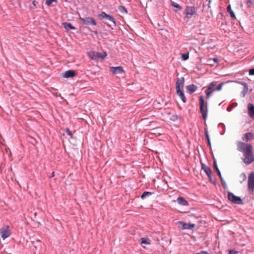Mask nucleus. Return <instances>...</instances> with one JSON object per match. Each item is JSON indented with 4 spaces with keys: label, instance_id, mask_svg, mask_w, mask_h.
<instances>
[{
    "label": "nucleus",
    "instance_id": "nucleus-24",
    "mask_svg": "<svg viewBox=\"0 0 254 254\" xmlns=\"http://www.w3.org/2000/svg\"><path fill=\"white\" fill-rule=\"evenodd\" d=\"M213 167H214V171H215L218 175L219 176V177H221V172L218 167V166L217 165V163H216V161L215 160H214V162H213Z\"/></svg>",
    "mask_w": 254,
    "mask_h": 254
},
{
    "label": "nucleus",
    "instance_id": "nucleus-21",
    "mask_svg": "<svg viewBox=\"0 0 254 254\" xmlns=\"http://www.w3.org/2000/svg\"><path fill=\"white\" fill-rule=\"evenodd\" d=\"M63 26L64 28L66 29L67 30L69 29H75V27L72 25L71 23H67V22H64L63 23Z\"/></svg>",
    "mask_w": 254,
    "mask_h": 254
},
{
    "label": "nucleus",
    "instance_id": "nucleus-22",
    "mask_svg": "<svg viewBox=\"0 0 254 254\" xmlns=\"http://www.w3.org/2000/svg\"><path fill=\"white\" fill-rule=\"evenodd\" d=\"M204 133H205V138L207 140V145L209 147H211V142H210V138L209 136L208 132L207 129L206 128H205V129H204Z\"/></svg>",
    "mask_w": 254,
    "mask_h": 254
},
{
    "label": "nucleus",
    "instance_id": "nucleus-6",
    "mask_svg": "<svg viewBox=\"0 0 254 254\" xmlns=\"http://www.w3.org/2000/svg\"><path fill=\"white\" fill-rule=\"evenodd\" d=\"M228 199L235 204H242L243 203V200L240 197L235 195L231 192H229L228 193Z\"/></svg>",
    "mask_w": 254,
    "mask_h": 254
},
{
    "label": "nucleus",
    "instance_id": "nucleus-29",
    "mask_svg": "<svg viewBox=\"0 0 254 254\" xmlns=\"http://www.w3.org/2000/svg\"><path fill=\"white\" fill-rule=\"evenodd\" d=\"M172 5L177 8L178 10H181L182 9L181 6L176 2H172Z\"/></svg>",
    "mask_w": 254,
    "mask_h": 254
},
{
    "label": "nucleus",
    "instance_id": "nucleus-34",
    "mask_svg": "<svg viewBox=\"0 0 254 254\" xmlns=\"http://www.w3.org/2000/svg\"><path fill=\"white\" fill-rule=\"evenodd\" d=\"M65 132L67 135L72 137V133L68 128H66Z\"/></svg>",
    "mask_w": 254,
    "mask_h": 254
},
{
    "label": "nucleus",
    "instance_id": "nucleus-44",
    "mask_svg": "<svg viewBox=\"0 0 254 254\" xmlns=\"http://www.w3.org/2000/svg\"><path fill=\"white\" fill-rule=\"evenodd\" d=\"M93 32H94L95 34H97V31H93Z\"/></svg>",
    "mask_w": 254,
    "mask_h": 254
},
{
    "label": "nucleus",
    "instance_id": "nucleus-8",
    "mask_svg": "<svg viewBox=\"0 0 254 254\" xmlns=\"http://www.w3.org/2000/svg\"><path fill=\"white\" fill-rule=\"evenodd\" d=\"M0 234L3 240L8 237L11 234L10 230L8 226H5L0 229Z\"/></svg>",
    "mask_w": 254,
    "mask_h": 254
},
{
    "label": "nucleus",
    "instance_id": "nucleus-33",
    "mask_svg": "<svg viewBox=\"0 0 254 254\" xmlns=\"http://www.w3.org/2000/svg\"><path fill=\"white\" fill-rule=\"evenodd\" d=\"M228 254H237L238 252L235 250H228Z\"/></svg>",
    "mask_w": 254,
    "mask_h": 254
},
{
    "label": "nucleus",
    "instance_id": "nucleus-26",
    "mask_svg": "<svg viewBox=\"0 0 254 254\" xmlns=\"http://www.w3.org/2000/svg\"><path fill=\"white\" fill-rule=\"evenodd\" d=\"M118 9L122 13L127 14V9L125 6L120 5L118 7Z\"/></svg>",
    "mask_w": 254,
    "mask_h": 254
},
{
    "label": "nucleus",
    "instance_id": "nucleus-30",
    "mask_svg": "<svg viewBox=\"0 0 254 254\" xmlns=\"http://www.w3.org/2000/svg\"><path fill=\"white\" fill-rule=\"evenodd\" d=\"M53 2H57V0H46L45 3L48 5L50 6Z\"/></svg>",
    "mask_w": 254,
    "mask_h": 254
},
{
    "label": "nucleus",
    "instance_id": "nucleus-25",
    "mask_svg": "<svg viewBox=\"0 0 254 254\" xmlns=\"http://www.w3.org/2000/svg\"><path fill=\"white\" fill-rule=\"evenodd\" d=\"M153 192H149V191H144L142 193L141 195V198L142 199H144L146 197H148L152 195Z\"/></svg>",
    "mask_w": 254,
    "mask_h": 254
},
{
    "label": "nucleus",
    "instance_id": "nucleus-13",
    "mask_svg": "<svg viewBox=\"0 0 254 254\" xmlns=\"http://www.w3.org/2000/svg\"><path fill=\"white\" fill-rule=\"evenodd\" d=\"M187 92L190 94L194 93L198 88L197 86L193 84L187 85L186 87Z\"/></svg>",
    "mask_w": 254,
    "mask_h": 254
},
{
    "label": "nucleus",
    "instance_id": "nucleus-42",
    "mask_svg": "<svg viewBox=\"0 0 254 254\" xmlns=\"http://www.w3.org/2000/svg\"><path fill=\"white\" fill-rule=\"evenodd\" d=\"M55 176V173L54 172H53L52 173H51V175L49 176V178H53Z\"/></svg>",
    "mask_w": 254,
    "mask_h": 254
},
{
    "label": "nucleus",
    "instance_id": "nucleus-9",
    "mask_svg": "<svg viewBox=\"0 0 254 254\" xmlns=\"http://www.w3.org/2000/svg\"><path fill=\"white\" fill-rule=\"evenodd\" d=\"M80 21H82V23L86 25H96V22L93 17H80Z\"/></svg>",
    "mask_w": 254,
    "mask_h": 254
},
{
    "label": "nucleus",
    "instance_id": "nucleus-12",
    "mask_svg": "<svg viewBox=\"0 0 254 254\" xmlns=\"http://www.w3.org/2000/svg\"><path fill=\"white\" fill-rule=\"evenodd\" d=\"M107 56V54L106 52L103 53H99V52H93L92 56V59L93 60L97 59L100 58L101 59H104Z\"/></svg>",
    "mask_w": 254,
    "mask_h": 254
},
{
    "label": "nucleus",
    "instance_id": "nucleus-41",
    "mask_svg": "<svg viewBox=\"0 0 254 254\" xmlns=\"http://www.w3.org/2000/svg\"><path fill=\"white\" fill-rule=\"evenodd\" d=\"M254 2V0H248L247 1V3L252 4Z\"/></svg>",
    "mask_w": 254,
    "mask_h": 254
},
{
    "label": "nucleus",
    "instance_id": "nucleus-23",
    "mask_svg": "<svg viewBox=\"0 0 254 254\" xmlns=\"http://www.w3.org/2000/svg\"><path fill=\"white\" fill-rule=\"evenodd\" d=\"M227 11H228V12H229L230 13L231 18L234 19H236L235 14L234 12H233V11L232 10L230 5H229L227 6Z\"/></svg>",
    "mask_w": 254,
    "mask_h": 254
},
{
    "label": "nucleus",
    "instance_id": "nucleus-37",
    "mask_svg": "<svg viewBox=\"0 0 254 254\" xmlns=\"http://www.w3.org/2000/svg\"><path fill=\"white\" fill-rule=\"evenodd\" d=\"M208 64L211 65H213V62L212 61V59H209L208 60Z\"/></svg>",
    "mask_w": 254,
    "mask_h": 254
},
{
    "label": "nucleus",
    "instance_id": "nucleus-1",
    "mask_svg": "<svg viewBox=\"0 0 254 254\" xmlns=\"http://www.w3.org/2000/svg\"><path fill=\"white\" fill-rule=\"evenodd\" d=\"M237 150L243 153L242 160L247 165L254 162L253 146L251 144L239 141L237 142Z\"/></svg>",
    "mask_w": 254,
    "mask_h": 254
},
{
    "label": "nucleus",
    "instance_id": "nucleus-11",
    "mask_svg": "<svg viewBox=\"0 0 254 254\" xmlns=\"http://www.w3.org/2000/svg\"><path fill=\"white\" fill-rule=\"evenodd\" d=\"M178 223L180 225V226L179 227V228L182 230H184V229L192 230L194 228V227L195 226V224H194L186 223L183 221H179Z\"/></svg>",
    "mask_w": 254,
    "mask_h": 254
},
{
    "label": "nucleus",
    "instance_id": "nucleus-27",
    "mask_svg": "<svg viewBox=\"0 0 254 254\" xmlns=\"http://www.w3.org/2000/svg\"><path fill=\"white\" fill-rule=\"evenodd\" d=\"M141 243L145 245H149L150 244V240L149 238H141Z\"/></svg>",
    "mask_w": 254,
    "mask_h": 254
},
{
    "label": "nucleus",
    "instance_id": "nucleus-5",
    "mask_svg": "<svg viewBox=\"0 0 254 254\" xmlns=\"http://www.w3.org/2000/svg\"><path fill=\"white\" fill-rule=\"evenodd\" d=\"M248 190L250 193L254 192V172L249 174L248 180Z\"/></svg>",
    "mask_w": 254,
    "mask_h": 254
},
{
    "label": "nucleus",
    "instance_id": "nucleus-31",
    "mask_svg": "<svg viewBox=\"0 0 254 254\" xmlns=\"http://www.w3.org/2000/svg\"><path fill=\"white\" fill-rule=\"evenodd\" d=\"M224 82H221V83H220L217 87L216 88H215L216 90H217V91H220L221 90L222 88V86L223 85H224Z\"/></svg>",
    "mask_w": 254,
    "mask_h": 254
},
{
    "label": "nucleus",
    "instance_id": "nucleus-19",
    "mask_svg": "<svg viewBox=\"0 0 254 254\" xmlns=\"http://www.w3.org/2000/svg\"><path fill=\"white\" fill-rule=\"evenodd\" d=\"M239 83H240L241 85L244 86L243 91L241 92V95H242V97H244L248 91V90H249L248 85H247V83L244 82H239Z\"/></svg>",
    "mask_w": 254,
    "mask_h": 254
},
{
    "label": "nucleus",
    "instance_id": "nucleus-32",
    "mask_svg": "<svg viewBox=\"0 0 254 254\" xmlns=\"http://www.w3.org/2000/svg\"><path fill=\"white\" fill-rule=\"evenodd\" d=\"M241 176L242 177V181L241 182V183H242L243 182H244L247 179V176L245 173H242L241 175Z\"/></svg>",
    "mask_w": 254,
    "mask_h": 254
},
{
    "label": "nucleus",
    "instance_id": "nucleus-18",
    "mask_svg": "<svg viewBox=\"0 0 254 254\" xmlns=\"http://www.w3.org/2000/svg\"><path fill=\"white\" fill-rule=\"evenodd\" d=\"M254 139V135L252 132H248L244 134L242 139L243 141H249Z\"/></svg>",
    "mask_w": 254,
    "mask_h": 254
},
{
    "label": "nucleus",
    "instance_id": "nucleus-40",
    "mask_svg": "<svg viewBox=\"0 0 254 254\" xmlns=\"http://www.w3.org/2000/svg\"><path fill=\"white\" fill-rule=\"evenodd\" d=\"M209 181L211 183H212L213 184H215V182L214 181H212V176H211V178H209Z\"/></svg>",
    "mask_w": 254,
    "mask_h": 254
},
{
    "label": "nucleus",
    "instance_id": "nucleus-36",
    "mask_svg": "<svg viewBox=\"0 0 254 254\" xmlns=\"http://www.w3.org/2000/svg\"><path fill=\"white\" fill-rule=\"evenodd\" d=\"M220 180H221V182L222 183V184L223 185H225L226 183H225V182L224 181V179H223L222 177V175H221V177H219Z\"/></svg>",
    "mask_w": 254,
    "mask_h": 254
},
{
    "label": "nucleus",
    "instance_id": "nucleus-7",
    "mask_svg": "<svg viewBox=\"0 0 254 254\" xmlns=\"http://www.w3.org/2000/svg\"><path fill=\"white\" fill-rule=\"evenodd\" d=\"M196 13V8L194 6H187L184 11L186 17L188 18H190L193 15Z\"/></svg>",
    "mask_w": 254,
    "mask_h": 254
},
{
    "label": "nucleus",
    "instance_id": "nucleus-3",
    "mask_svg": "<svg viewBox=\"0 0 254 254\" xmlns=\"http://www.w3.org/2000/svg\"><path fill=\"white\" fill-rule=\"evenodd\" d=\"M199 105L200 112L202 114V117L203 120H205L207 116V107L206 103V107H204V99L202 95L199 97Z\"/></svg>",
    "mask_w": 254,
    "mask_h": 254
},
{
    "label": "nucleus",
    "instance_id": "nucleus-4",
    "mask_svg": "<svg viewBox=\"0 0 254 254\" xmlns=\"http://www.w3.org/2000/svg\"><path fill=\"white\" fill-rule=\"evenodd\" d=\"M99 16L100 18H105L109 22H110L112 23V24H109L108 22H106V24L110 27H112V26H115L116 25V21L114 17L109 14H106L105 12H102L101 14L99 15Z\"/></svg>",
    "mask_w": 254,
    "mask_h": 254
},
{
    "label": "nucleus",
    "instance_id": "nucleus-14",
    "mask_svg": "<svg viewBox=\"0 0 254 254\" xmlns=\"http://www.w3.org/2000/svg\"><path fill=\"white\" fill-rule=\"evenodd\" d=\"M110 71L113 74H120L124 72L123 68L121 66L117 67H111L110 68Z\"/></svg>",
    "mask_w": 254,
    "mask_h": 254
},
{
    "label": "nucleus",
    "instance_id": "nucleus-38",
    "mask_svg": "<svg viewBox=\"0 0 254 254\" xmlns=\"http://www.w3.org/2000/svg\"><path fill=\"white\" fill-rule=\"evenodd\" d=\"M196 254H209L207 252L201 251L200 253H196Z\"/></svg>",
    "mask_w": 254,
    "mask_h": 254
},
{
    "label": "nucleus",
    "instance_id": "nucleus-20",
    "mask_svg": "<svg viewBox=\"0 0 254 254\" xmlns=\"http://www.w3.org/2000/svg\"><path fill=\"white\" fill-rule=\"evenodd\" d=\"M177 202L179 204L183 206H186L188 205V201L182 197H178L177 198Z\"/></svg>",
    "mask_w": 254,
    "mask_h": 254
},
{
    "label": "nucleus",
    "instance_id": "nucleus-39",
    "mask_svg": "<svg viewBox=\"0 0 254 254\" xmlns=\"http://www.w3.org/2000/svg\"><path fill=\"white\" fill-rule=\"evenodd\" d=\"M213 63H217L219 60L217 58H213L212 59Z\"/></svg>",
    "mask_w": 254,
    "mask_h": 254
},
{
    "label": "nucleus",
    "instance_id": "nucleus-43",
    "mask_svg": "<svg viewBox=\"0 0 254 254\" xmlns=\"http://www.w3.org/2000/svg\"><path fill=\"white\" fill-rule=\"evenodd\" d=\"M206 0V1H207L208 2V7H210V3H211V0Z\"/></svg>",
    "mask_w": 254,
    "mask_h": 254
},
{
    "label": "nucleus",
    "instance_id": "nucleus-28",
    "mask_svg": "<svg viewBox=\"0 0 254 254\" xmlns=\"http://www.w3.org/2000/svg\"><path fill=\"white\" fill-rule=\"evenodd\" d=\"M181 57H182V59L183 61H186V60H188L189 59V53H188L187 54H182V56H181Z\"/></svg>",
    "mask_w": 254,
    "mask_h": 254
},
{
    "label": "nucleus",
    "instance_id": "nucleus-17",
    "mask_svg": "<svg viewBox=\"0 0 254 254\" xmlns=\"http://www.w3.org/2000/svg\"><path fill=\"white\" fill-rule=\"evenodd\" d=\"M76 75L75 71L73 70H68L66 71L63 74V76L64 78L73 77Z\"/></svg>",
    "mask_w": 254,
    "mask_h": 254
},
{
    "label": "nucleus",
    "instance_id": "nucleus-10",
    "mask_svg": "<svg viewBox=\"0 0 254 254\" xmlns=\"http://www.w3.org/2000/svg\"><path fill=\"white\" fill-rule=\"evenodd\" d=\"M217 84L216 81H212L210 83L207 88L205 90V93L207 98H209L213 92L216 90L215 87Z\"/></svg>",
    "mask_w": 254,
    "mask_h": 254
},
{
    "label": "nucleus",
    "instance_id": "nucleus-15",
    "mask_svg": "<svg viewBox=\"0 0 254 254\" xmlns=\"http://www.w3.org/2000/svg\"><path fill=\"white\" fill-rule=\"evenodd\" d=\"M248 112L249 116L254 119V105L251 103L248 105Z\"/></svg>",
    "mask_w": 254,
    "mask_h": 254
},
{
    "label": "nucleus",
    "instance_id": "nucleus-35",
    "mask_svg": "<svg viewBox=\"0 0 254 254\" xmlns=\"http://www.w3.org/2000/svg\"><path fill=\"white\" fill-rule=\"evenodd\" d=\"M249 74L251 75H254V68L250 69Z\"/></svg>",
    "mask_w": 254,
    "mask_h": 254
},
{
    "label": "nucleus",
    "instance_id": "nucleus-2",
    "mask_svg": "<svg viewBox=\"0 0 254 254\" xmlns=\"http://www.w3.org/2000/svg\"><path fill=\"white\" fill-rule=\"evenodd\" d=\"M184 82L185 79L183 77L178 78L176 83V90L177 94L180 97L184 103H186V98L183 91Z\"/></svg>",
    "mask_w": 254,
    "mask_h": 254
},
{
    "label": "nucleus",
    "instance_id": "nucleus-16",
    "mask_svg": "<svg viewBox=\"0 0 254 254\" xmlns=\"http://www.w3.org/2000/svg\"><path fill=\"white\" fill-rule=\"evenodd\" d=\"M201 169L204 170L205 173L206 174L208 178H211V174L212 173L211 169L210 168L203 163H201Z\"/></svg>",
    "mask_w": 254,
    "mask_h": 254
}]
</instances>
